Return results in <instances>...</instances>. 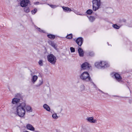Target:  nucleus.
Listing matches in <instances>:
<instances>
[{
	"mask_svg": "<svg viewBox=\"0 0 132 132\" xmlns=\"http://www.w3.org/2000/svg\"><path fill=\"white\" fill-rule=\"evenodd\" d=\"M101 68H105L109 67V65L106 62L104 61L101 62Z\"/></svg>",
	"mask_w": 132,
	"mask_h": 132,
	"instance_id": "nucleus-9",
	"label": "nucleus"
},
{
	"mask_svg": "<svg viewBox=\"0 0 132 132\" xmlns=\"http://www.w3.org/2000/svg\"><path fill=\"white\" fill-rule=\"evenodd\" d=\"M96 90H98V89H98V88L97 87V88H96Z\"/></svg>",
	"mask_w": 132,
	"mask_h": 132,
	"instance_id": "nucleus-40",
	"label": "nucleus"
},
{
	"mask_svg": "<svg viewBox=\"0 0 132 132\" xmlns=\"http://www.w3.org/2000/svg\"><path fill=\"white\" fill-rule=\"evenodd\" d=\"M90 67L89 64L86 62L83 63L81 65V68L84 70L88 69H89Z\"/></svg>",
	"mask_w": 132,
	"mask_h": 132,
	"instance_id": "nucleus-7",
	"label": "nucleus"
},
{
	"mask_svg": "<svg viewBox=\"0 0 132 132\" xmlns=\"http://www.w3.org/2000/svg\"><path fill=\"white\" fill-rule=\"evenodd\" d=\"M62 110V108H61V111Z\"/></svg>",
	"mask_w": 132,
	"mask_h": 132,
	"instance_id": "nucleus-42",
	"label": "nucleus"
},
{
	"mask_svg": "<svg viewBox=\"0 0 132 132\" xmlns=\"http://www.w3.org/2000/svg\"><path fill=\"white\" fill-rule=\"evenodd\" d=\"M25 7L24 8V11L25 12L27 13L29 12H30V10H29V7Z\"/></svg>",
	"mask_w": 132,
	"mask_h": 132,
	"instance_id": "nucleus-21",
	"label": "nucleus"
},
{
	"mask_svg": "<svg viewBox=\"0 0 132 132\" xmlns=\"http://www.w3.org/2000/svg\"><path fill=\"white\" fill-rule=\"evenodd\" d=\"M52 117L54 119H57L58 118V117L57 116L56 113H54L53 114Z\"/></svg>",
	"mask_w": 132,
	"mask_h": 132,
	"instance_id": "nucleus-22",
	"label": "nucleus"
},
{
	"mask_svg": "<svg viewBox=\"0 0 132 132\" xmlns=\"http://www.w3.org/2000/svg\"><path fill=\"white\" fill-rule=\"evenodd\" d=\"M43 107L45 109H46L47 111H50V107L47 104H44L43 105Z\"/></svg>",
	"mask_w": 132,
	"mask_h": 132,
	"instance_id": "nucleus-14",
	"label": "nucleus"
},
{
	"mask_svg": "<svg viewBox=\"0 0 132 132\" xmlns=\"http://www.w3.org/2000/svg\"><path fill=\"white\" fill-rule=\"evenodd\" d=\"M93 12V11L92 10L89 9L86 11V13L89 14H91Z\"/></svg>",
	"mask_w": 132,
	"mask_h": 132,
	"instance_id": "nucleus-23",
	"label": "nucleus"
},
{
	"mask_svg": "<svg viewBox=\"0 0 132 132\" xmlns=\"http://www.w3.org/2000/svg\"><path fill=\"white\" fill-rule=\"evenodd\" d=\"M93 3V11H96L98 10L101 5V0H93L92 1Z\"/></svg>",
	"mask_w": 132,
	"mask_h": 132,
	"instance_id": "nucleus-3",
	"label": "nucleus"
},
{
	"mask_svg": "<svg viewBox=\"0 0 132 132\" xmlns=\"http://www.w3.org/2000/svg\"><path fill=\"white\" fill-rule=\"evenodd\" d=\"M104 94H106V95H108V94L107 93H104Z\"/></svg>",
	"mask_w": 132,
	"mask_h": 132,
	"instance_id": "nucleus-41",
	"label": "nucleus"
},
{
	"mask_svg": "<svg viewBox=\"0 0 132 132\" xmlns=\"http://www.w3.org/2000/svg\"><path fill=\"white\" fill-rule=\"evenodd\" d=\"M95 66L98 68H101V62H96L95 63Z\"/></svg>",
	"mask_w": 132,
	"mask_h": 132,
	"instance_id": "nucleus-19",
	"label": "nucleus"
},
{
	"mask_svg": "<svg viewBox=\"0 0 132 132\" xmlns=\"http://www.w3.org/2000/svg\"><path fill=\"white\" fill-rule=\"evenodd\" d=\"M76 42L78 46H81L83 42V39L81 37H79L76 40Z\"/></svg>",
	"mask_w": 132,
	"mask_h": 132,
	"instance_id": "nucleus-6",
	"label": "nucleus"
},
{
	"mask_svg": "<svg viewBox=\"0 0 132 132\" xmlns=\"http://www.w3.org/2000/svg\"><path fill=\"white\" fill-rule=\"evenodd\" d=\"M86 119L90 123H95L97 122V120L96 119H94L93 117H87Z\"/></svg>",
	"mask_w": 132,
	"mask_h": 132,
	"instance_id": "nucleus-8",
	"label": "nucleus"
},
{
	"mask_svg": "<svg viewBox=\"0 0 132 132\" xmlns=\"http://www.w3.org/2000/svg\"><path fill=\"white\" fill-rule=\"evenodd\" d=\"M89 55L91 56H93L94 55V53L93 52H90L89 53Z\"/></svg>",
	"mask_w": 132,
	"mask_h": 132,
	"instance_id": "nucleus-32",
	"label": "nucleus"
},
{
	"mask_svg": "<svg viewBox=\"0 0 132 132\" xmlns=\"http://www.w3.org/2000/svg\"><path fill=\"white\" fill-rule=\"evenodd\" d=\"M114 76L116 79L119 82L122 79V77L117 73L114 74Z\"/></svg>",
	"mask_w": 132,
	"mask_h": 132,
	"instance_id": "nucleus-10",
	"label": "nucleus"
},
{
	"mask_svg": "<svg viewBox=\"0 0 132 132\" xmlns=\"http://www.w3.org/2000/svg\"><path fill=\"white\" fill-rule=\"evenodd\" d=\"M37 11V9L36 8L35 9H34L32 10L31 11L32 14H35V13Z\"/></svg>",
	"mask_w": 132,
	"mask_h": 132,
	"instance_id": "nucleus-25",
	"label": "nucleus"
},
{
	"mask_svg": "<svg viewBox=\"0 0 132 132\" xmlns=\"http://www.w3.org/2000/svg\"><path fill=\"white\" fill-rule=\"evenodd\" d=\"M37 78L38 77L37 76L34 75L32 77V78L31 79V81L34 84L35 82L36 81Z\"/></svg>",
	"mask_w": 132,
	"mask_h": 132,
	"instance_id": "nucleus-13",
	"label": "nucleus"
},
{
	"mask_svg": "<svg viewBox=\"0 0 132 132\" xmlns=\"http://www.w3.org/2000/svg\"><path fill=\"white\" fill-rule=\"evenodd\" d=\"M37 29H38V30L40 32H41L42 31V30H41L40 28H38Z\"/></svg>",
	"mask_w": 132,
	"mask_h": 132,
	"instance_id": "nucleus-33",
	"label": "nucleus"
},
{
	"mask_svg": "<svg viewBox=\"0 0 132 132\" xmlns=\"http://www.w3.org/2000/svg\"><path fill=\"white\" fill-rule=\"evenodd\" d=\"M81 90H84L85 89V86L83 85H82L81 86Z\"/></svg>",
	"mask_w": 132,
	"mask_h": 132,
	"instance_id": "nucleus-31",
	"label": "nucleus"
},
{
	"mask_svg": "<svg viewBox=\"0 0 132 132\" xmlns=\"http://www.w3.org/2000/svg\"><path fill=\"white\" fill-rule=\"evenodd\" d=\"M72 34H70L68 35L66 37L68 39H71L72 38Z\"/></svg>",
	"mask_w": 132,
	"mask_h": 132,
	"instance_id": "nucleus-26",
	"label": "nucleus"
},
{
	"mask_svg": "<svg viewBox=\"0 0 132 132\" xmlns=\"http://www.w3.org/2000/svg\"><path fill=\"white\" fill-rule=\"evenodd\" d=\"M43 61L42 60H40L39 61L38 63L39 65L40 66H42L43 65Z\"/></svg>",
	"mask_w": 132,
	"mask_h": 132,
	"instance_id": "nucleus-28",
	"label": "nucleus"
},
{
	"mask_svg": "<svg viewBox=\"0 0 132 132\" xmlns=\"http://www.w3.org/2000/svg\"><path fill=\"white\" fill-rule=\"evenodd\" d=\"M112 27L114 28L117 29H119L120 28L119 26L116 24H114L113 25Z\"/></svg>",
	"mask_w": 132,
	"mask_h": 132,
	"instance_id": "nucleus-24",
	"label": "nucleus"
},
{
	"mask_svg": "<svg viewBox=\"0 0 132 132\" xmlns=\"http://www.w3.org/2000/svg\"><path fill=\"white\" fill-rule=\"evenodd\" d=\"M31 75L32 76V74H31Z\"/></svg>",
	"mask_w": 132,
	"mask_h": 132,
	"instance_id": "nucleus-43",
	"label": "nucleus"
},
{
	"mask_svg": "<svg viewBox=\"0 0 132 132\" xmlns=\"http://www.w3.org/2000/svg\"><path fill=\"white\" fill-rule=\"evenodd\" d=\"M80 78L83 81H89L91 80L89 73L87 72H83L80 76Z\"/></svg>",
	"mask_w": 132,
	"mask_h": 132,
	"instance_id": "nucleus-2",
	"label": "nucleus"
},
{
	"mask_svg": "<svg viewBox=\"0 0 132 132\" xmlns=\"http://www.w3.org/2000/svg\"><path fill=\"white\" fill-rule=\"evenodd\" d=\"M21 99L20 96L18 94L15 97L12 99V103L13 104H16L15 107H13L12 109L14 110V113L16 115L21 117H23L26 113L25 107L26 104L24 103H19Z\"/></svg>",
	"mask_w": 132,
	"mask_h": 132,
	"instance_id": "nucleus-1",
	"label": "nucleus"
},
{
	"mask_svg": "<svg viewBox=\"0 0 132 132\" xmlns=\"http://www.w3.org/2000/svg\"><path fill=\"white\" fill-rule=\"evenodd\" d=\"M35 132H40L39 131H35Z\"/></svg>",
	"mask_w": 132,
	"mask_h": 132,
	"instance_id": "nucleus-39",
	"label": "nucleus"
},
{
	"mask_svg": "<svg viewBox=\"0 0 132 132\" xmlns=\"http://www.w3.org/2000/svg\"><path fill=\"white\" fill-rule=\"evenodd\" d=\"M48 5H50L52 8H56L57 6L56 5H50V4H48Z\"/></svg>",
	"mask_w": 132,
	"mask_h": 132,
	"instance_id": "nucleus-30",
	"label": "nucleus"
},
{
	"mask_svg": "<svg viewBox=\"0 0 132 132\" xmlns=\"http://www.w3.org/2000/svg\"><path fill=\"white\" fill-rule=\"evenodd\" d=\"M27 128L28 129L32 131H34V128L30 124H28L26 126Z\"/></svg>",
	"mask_w": 132,
	"mask_h": 132,
	"instance_id": "nucleus-12",
	"label": "nucleus"
},
{
	"mask_svg": "<svg viewBox=\"0 0 132 132\" xmlns=\"http://www.w3.org/2000/svg\"><path fill=\"white\" fill-rule=\"evenodd\" d=\"M70 50L71 52H75V48L73 47H71Z\"/></svg>",
	"mask_w": 132,
	"mask_h": 132,
	"instance_id": "nucleus-29",
	"label": "nucleus"
},
{
	"mask_svg": "<svg viewBox=\"0 0 132 132\" xmlns=\"http://www.w3.org/2000/svg\"><path fill=\"white\" fill-rule=\"evenodd\" d=\"M78 51L80 56L83 57L84 56V52L81 48H79L78 50Z\"/></svg>",
	"mask_w": 132,
	"mask_h": 132,
	"instance_id": "nucleus-11",
	"label": "nucleus"
},
{
	"mask_svg": "<svg viewBox=\"0 0 132 132\" xmlns=\"http://www.w3.org/2000/svg\"><path fill=\"white\" fill-rule=\"evenodd\" d=\"M49 43L50 45H51L54 48H56L57 47L56 45L52 41H50L49 42Z\"/></svg>",
	"mask_w": 132,
	"mask_h": 132,
	"instance_id": "nucleus-17",
	"label": "nucleus"
},
{
	"mask_svg": "<svg viewBox=\"0 0 132 132\" xmlns=\"http://www.w3.org/2000/svg\"><path fill=\"white\" fill-rule=\"evenodd\" d=\"M93 84L94 85V87L95 88H97V87L96 86V85L93 82Z\"/></svg>",
	"mask_w": 132,
	"mask_h": 132,
	"instance_id": "nucleus-34",
	"label": "nucleus"
},
{
	"mask_svg": "<svg viewBox=\"0 0 132 132\" xmlns=\"http://www.w3.org/2000/svg\"><path fill=\"white\" fill-rule=\"evenodd\" d=\"M62 8L63 10L65 12H68V11H72L71 9L68 7L63 6Z\"/></svg>",
	"mask_w": 132,
	"mask_h": 132,
	"instance_id": "nucleus-16",
	"label": "nucleus"
},
{
	"mask_svg": "<svg viewBox=\"0 0 132 132\" xmlns=\"http://www.w3.org/2000/svg\"><path fill=\"white\" fill-rule=\"evenodd\" d=\"M48 61L50 63L55 64L56 62V57L53 54H51L47 56Z\"/></svg>",
	"mask_w": 132,
	"mask_h": 132,
	"instance_id": "nucleus-4",
	"label": "nucleus"
},
{
	"mask_svg": "<svg viewBox=\"0 0 132 132\" xmlns=\"http://www.w3.org/2000/svg\"><path fill=\"white\" fill-rule=\"evenodd\" d=\"M78 15H83V14H77Z\"/></svg>",
	"mask_w": 132,
	"mask_h": 132,
	"instance_id": "nucleus-38",
	"label": "nucleus"
},
{
	"mask_svg": "<svg viewBox=\"0 0 132 132\" xmlns=\"http://www.w3.org/2000/svg\"><path fill=\"white\" fill-rule=\"evenodd\" d=\"M39 2H37L34 3L35 4H39Z\"/></svg>",
	"mask_w": 132,
	"mask_h": 132,
	"instance_id": "nucleus-36",
	"label": "nucleus"
},
{
	"mask_svg": "<svg viewBox=\"0 0 132 132\" xmlns=\"http://www.w3.org/2000/svg\"><path fill=\"white\" fill-rule=\"evenodd\" d=\"M90 21L91 22H93L95 20V18L93 16H90L89 18Z\"/></svg>",
	"mask_w": 132,
	"mask_h": 132,
	"instance_id": "nucleus-20",
	"label": "nucleus"
},
{
	"mask_svg": "<svg viewBox=\"0 0 132 132\" xmlns=\"http://www.w3.org/2000/svg\"><path fill=\"white\" fill-rule=\"evenodd\" d=\"M43 83V81L42 80V79L41 80H39V83L37 85H36L37 86H39L42 85Z\"/></svg>",
	"mask_w": 132,
	"mask_h": 132,
	"instance_id": "nucleus-27",
	"label": "nucleus"
},
{
	"mask_svg": "<svg viewBox=\"0 0 132 132\" xmlns=\"http://www.w3.org/2000/svg\"><path fill=\"white\" fill-rule=\"evenodd\" d=\"M29 0H22L20 3V5L22 7H25L27 6L30 4Z\"/></svg>",
	"mask_w": 132,
	"mask_h": 132,
	"instance_id": "nucleus-5",
	"label": "nucleus"
},
{
	"mask_svg": "<svg viewBox=\"0 0 132 132\" xmlns=\"http://www.w3.org/2000/svg\"><path fill=\"white\" fill-rule=\"evenodd\" d=\"M47 36L51 39H53L55 37V36L52 34L48 35Z\"/></svg>",
	"mask_w": 132,
	"mask_h": 132,
	"instance_id": "nucleus-18",
	"label": "nucleus"
},
{
	"mask_svg": "<svg viewBox=\"0 0 132 132\" xmlns=\"http://www.w3.org/2000/svg\"><path fill=\"white\" fill-rule=\"evenodd\" d=\"M123 21L124 22H126V20L125 19H123Z\"/></svg>",
	"mask_w": 132,
	"mask_h": 132,
	"instance_id": "nucleus-37",
	"label": "nucleus"
},
{
	"mask_svg": "<svg viewBox=\"0 0 132 132\" xmlns=\"http://www.w3.org/2000/svg\"><path fill=\"white\" fill-rule=\"evenodd\" d=\"M98 90H99L100 92H102L103 93H104L101 90H100L99 89H98Z\"/></svg>",
	"mask_w": 132,
	"mask_h": 132,
	"instance_id": "nucleus-35",
	"label": "nucleus"
},
{
	"mask_svg": "<svg viewBox=\"0 0 132 132\" xmlns=\"http://www.w3.org/2000/svg\"><path fill=\"white\" fill-rule=\"evenodd\" d=\"M26 108L27 111L28 112L29 111V112H32V110L31 109V108L30 106L27 105L26 107L25 108Z\"/></svg>",
	"mask_w": 132,
	"mask_h": 132,
	"instance_id": "nucleus-15",
	"label": "nucleus"
}]
</instances>
